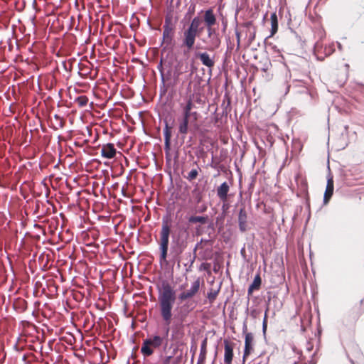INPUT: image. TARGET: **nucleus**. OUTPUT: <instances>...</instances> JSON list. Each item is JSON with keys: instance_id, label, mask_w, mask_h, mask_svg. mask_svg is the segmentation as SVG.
I'll use <instances>...</instances> for the list:
<instances>
[{"instance_id": "37", "label": "nucleus", "mask_w": 364, "mask_h": 364, "mask_svg": "<svg viewBox=\"0 0 364 364\" xmlns=\"http://www.w3.org/2000/svg\"><path fill=\"white\" fill-rule=\"evenodd\" d=\"M68 143L70 145L73 144L75 147H83L84 145H85L87 143H88L90 141L88 139L77 141V140H73V138H68Z\"/></svg>"}, {"instance_id": "17", "label": "nucleus", "mask_w": 364, "mask_h": 364, "mask_svg": "<svg viewBox=\"0 0 364 364\" xmlns=\"http://www.w3.org/2000/svg\"><path fill=\"white\" fill-rule=\"evenodd\" d=\"M291 75L290 70L289 69H287L282 80V87H280L281 92L283 93L284 95H287V93L289 92V89L291 87Z\"/></svg>"}, {"instance_id": "1", "label": "nucleus", "mask_w": 364, "mask_h": 364, "mask_svg": "<svg viewBox=\"0 0 364 364\" xmlns=\"http://www.w3.org/2000/svg\"><path fill=\"white\" fill-rule=\"evenodd\" d=\"M158 299L161 316L168 326L172 317V309L176 301V291L167 281L162 282L159 290Z\"/></svg>"}, {"instance_id": "15", "label": "nucleus", "mask_w": 364, "mask_h": 364, "mask_svg": "<svg viewBox=\"0 0 364 364\" xmlns=\"http://www.w3.org/2000/svg\"><path fill=\"white\" fill-rule=\"evenodd\" d=\"M171 228L167 222L163 221L160 232V244H169Z\"/></svg>"}, {"instance_id": "7", "label": "nucleus", "mask_w": 364, "mask_h": 364, "mask_svg": "<svg viewBox=\"0 0 364 364\" xmlns=\"http://www.w3.org/2000/svg\"><path fill=\"white\" fill-rule=\"evenodd\" d=\"M174 40V28L170 17H166L163 26L162 41L161 45L165 43L167 46L173 44Z\"/></svg>"}, {"instance_id": "39", "label": "nucleus", "mask_w": 364, "mask_h": 364, "mask_svg": "<svg viewBox=\"0 0 364 364\" xmlns=\"http://www.w3.org/2000/svg\"><path fill=\"white\" fill-rule=\"evenodd\" d=\"M198 169L197 168H193L192 169L187 175V176H186V179L188 180L189 181H191L193 180H194L195 178H196V177L198 176Z\"/></svg>"}, {"instance_id": "29", "label": "nucleus", "mask_w": 364, "mask_h": 364, "mask_svg": "<svg viewBox=\"0 0 364 364\" xmlns=\"http://www.w3.org/2000/svg\"><path fill=\"white\" fill-rule=\"evenodd\" d=\"M271 20V36L274 35L278 31V18L275 12L270 16Z\"/></svg>"}, {"instance_id": "47", "label": "nucleus", "mask_w": 364, "mask_h": 364, "mask_svg": "<svg viewBox=\"0 0 364 364\" xmlns=\"http://www.w3.org/2000/svg\"><path fill=\"white\" fill-rule=\"evenodd\" d=\"M272 49L274 50V51L275 53H279V57H281V58H282V59H284L283 55H280V51H279V50L277 48V46H273V47H272Z\"/></svg>"}, {"instance_id": "42", "label": "nucleus", "mask_w": 364, "mask_h": 364, "mask_svg": "<svg viewBox=\"0 0 364 364\" xmlns=\"http://www.w3.org/2000/svg\"><path fill=\"white\" fill-rule=\"evenodd\" d=\"M333 45L329 46L328 47L327 46L325 47L324 51H325L326 55H329L333 52Z\"/></svg>"}, {"instance_id": "34", "label": "nucleus", "mask_w": 364, "mask_h": 364, "mask_svg": "<svg viewBox=\"0 0 364 364\" xmlns=\"http://www.w3.org/2000/svg\"><path fill=\"white\" fill-rule=\"evenodd\" d=\"M208 219V216H195V215H192V216L188 218V222L190 223H200L201 224H205V223H207Z\"/></svg>"}, {"instance_id": "18", "label": "nucleus", "mask_w": 364, "mask_h": 364, "mask_svg": "<svg viewBox=\"0 0 364 364\" xmlns=\"http://www.w3.org/2000/svg\"><path fill=\"white\" fill-rule=\"evenodd\" d=\"M333 180L332 177H330L327 180V184L326 191L323 196V203L327 204L328 201L330 200L333 193Z\"/></svg>"}, {"instance_id": "21", "label": "nucleus", "mask_w": 364, "mask_h": 364, "mask_svg": "<svg viewBox=\"0 0 364 364\" xmlns=\"http://www.w3.org/2000/svg\"><path fill=\"white\" fill-rule=\"evenodd\" d=\"M188 70V65H183V64H178L175 66L174 70H173V78L174 82L172 85H175V83L178 80L180 76L186 73Z\"/></svg>"}, {"instance_id": "57", "label": "nucleus", "mask_w": 364, "mask_h": 364, "mask_svg": "<svg viewBox=\"0 0 364 364\" xmlns=\"http://www.w3.org/2000/svg\"><path fill=\"white\" fill-rule=\"evenodd\" d=\"M196 364H203V363L202 362H199V359H198V361H197V363Z\"/></svg>"}, {"instance_id": "45", "label": "nucleus", "mask_w": 364, "mask_h": 364, "mask_svg": "<svg viewBox=\"0 0 364 364\" xmlns=\"http://www.w3.org/2000/svg\"><path fill=\"white\" fill-rule=\"evenodd\" d=\"M185 256L186 257V259L188 260L186 263L184 264V265L187 267L186 268V271H191V268L189 269V264H190V257H188L187 255H186V253L185 254Z\"/></svg>"}, {"instance_id": "6", "label": "nucleus", "mask_w": 364, "mask_h": 364, "mask_svg": "<svg viewBox=\"0 0 364 364\" xmlns=\"http://www.w3.org/2000/svg\"><path fill=\"white\" fill-rule=\"evenodd\" d=\"M207 31V37L208 38V46L206 50L208 51H214L219 48L221 44V38L220 33L214 26H205Z\"/></svg>"}, {"instance_id": "55", "label": "nucleus", "mask_w": 364, "mask_h": 364, "mask_svg": "<svg viewBox=\"0 0 364 364\" xmlns=\"http://www.w3.org/2000/svg\"><path fill=\"white\" fill-rule=\"evenodd\" d=\"M255 38V33L252 34V36H250V39L252 41Z\"/></svg>"}, {"instance_id": "60", "label": "nucleus", "mask_w": 364, "mask_h": 364, "mask_svg": "<svg viewBox=\"0 0 364 364\" xmlns=\"http://www.w3.org/2000/svg\"><path fill=\"white\" fill-rule=\"evenodd\" d=\"M63 66L65 67V68L66 69V63L65 62H63Z\"/></svg>"}, {"instance_id": "19", "label": "nucleus", "mask_w": 364, "mask_h": 364, "mask_svg": "<svg viewBox=\"0 0 364 364\" xmlns=\"http://www.w3.org/2000/svg\"><path fill=\"white\" fill-rule=\"evenodd\" d=\"M224 363L225 364H231L233 357V346L226 340L224 341Z\"/></svg>"}, {"instance_id": "10", "label": "nucleus", "mask_w": 364, "mask_h": 364, "mask_svg": "<svg viewBox=\"0 0 364 364\" xmlns=\"http://www.w3.org/2000/svg\"><path fill=\"white\" fill-rule=\"evenodd\" d=\"M348 144V138H328L327 144H331L332 149L335 151H340L345 149Z\"/></svg>"}, {"instance_id": "49", "label": "nucleus", "mask_w": 364, "mask_h": 364, "mask_svg": "<svg viewBox=\"0 0 364 364\" xmlns=\"http://www.w3.org/2000/svg\"><path fill=\"white\" fill-rule=\"evenodd\" d=\"M318 35L320 38L321 39L324 36V31L323 30H319Z\"/></svg>"}, {"instance_id": "4", "label": "nucleus", "mask_w": 364, "mask_h": 364, "mask_svg": "<svg viewBox=\"0 0 364 364\" xmlns=\"http://www.w3.org/2000/svg\"><path fill=\"white\" fill-rule=\"evenodd\" d=\"M231 100L229 95L225 93L223 96L220 108V112H218V108L213 112V122L217 127H220L227 122L228 114L231 111Z\"/></svg>"}, {"instance_id": "11", "label": "nucleus", "mask_w": 364, "mask_h": 364, "mask_svg": "<svg viewBox=\"0 0 364 364\" xmlns=\"http://www.w3.org/2000/svg\"><path fill=\"white\" fill-rule=\"evenodd\" d=\"M197 35L198 33L188 28L186 29L183 32V46H186L188 50L193 48Z\"/></svg>"}, {"instance_id": "61", "label": "nucleus", "mask_w": 364, "mask_h": 364, "mask_svg": "<svg viewBox=\"0 0 364 364\" xmlns=\"http://www.w3.org/2000/svg\"><path fill=\"white\" fill-rule=\"evenodd\" d=\"M243 329H247V326L245 324L243 326Z\"/></svg>"}, {"instance_id": "32", "label": "nucleus", "mask_w": 364, "mask_h": 364, "mask_svg": "<svg viewBox=\"0 0 364 364\" xmlns=\"http://www.w3.org/2000/svg\"><path fill=\"white\" fill-rule=\"evenodd\" d=\"M200 23H201L200 18L198 16H196L192 19L191 24L188 27V29L198 33V28H199Z\"/></svg>"}, {"instance_id": "36", "label": "nucleus", "mask_w": 364, "mask_h": 364, "mask_svg": "<svg viewBox=\"0 0 364 364\" xmlns=\"http://www.w3.org/2000/svg\"><path fill=\"white\" fill-rule=\"evenodd\" d=\"M219 291H220V287L216 290L210 289L208 292L207 298L210 304H213L215 301Z\"/></svg>"}, {"instance_id": "33", "label": "nucleus", "mask_w": 364, "mask_h": 364, "mask_svg": "<svg viewBox=\"0 0 364 364\" xmlns=\"http://www.w3.org/2000/svg\"><path fill=\"white\" fill-rule=\"evenodd\" d=\"M206 346H207V338H205L201 343L200 351L198 357L199 362L204 363L206 358Z\"/></svg>"}, {"instance_id": "35", "label": "nucleus", "mask_w": 364, "mask_h": 364, "mask_svg": "<svg viewBox=\"0 0 364 364\" xmlns=\"http://www.w3.org/2000/svg\"><path fill=\"white\" fill-rule=\"evenodd\" d=\"M170 86H173L171 83H164V82H160L159 85V96L160 98H162L164 97L168 91V88Z\"/></svg>"}, {"instance_id": "62", "label": "nucleus", "mask_w": 364, "mask_h": 364, "mask_svg": "<svg viewBox=\"0 0 364 364\" xmlns=\"http://www.w3.org/2000/svg\"><path fill=\"white\" fill-rule=\"evenodd\" d=\"M28 146V144H27V143L26 142V144H25L24 147L26 148V147H27Z\"/></svg>"}, {"instance_id": "59", "label": "nucleus", "mask_w": 364, "mask_h": 364, "mask_svg": "<svg viewBox=\"0 0 364 364\" xmlns=\"http://www.w3.org/2000/svg\"><path fill=\"white\" fill-rule=\"evenodd\" d=\"M225 139H226V138H223V143H224V144L227 143V141L225 140Z\"/></svg>"}, {"instance_id": "20", "label": "nucleus", "mask_w": 364, "mask_h": 364, "mask_svg": "<svg viewBox=\"0 0 364 364\" xmlns=\"http://www.w3.org/2000/svg\"><path fill=\"white\" fill-rule=\"evenodd\" d=\"M210 242V240H205L203 238H201L200 242H197L195 245L193 250V254L191 252H186V255L190 257V264H189V269L192 268L193 264L196 260V252L198 248H200V245H202V243L208 244Z\"/></svg>"}, {"instance_id": "63", "label": "nucleus", "mask_w": 364, "mask_h": 364, "mask_svg": "<svg viewBox=\"0 0 364 364\" xmlns=\"http://www.w3.org/2000/svg\"><path fill=\"white\" fill-rule=\"evenodd\" d=\"M92 102H90L89 107L91 108Z\"/></svg>"}, {"instance_id": "12", "label": "nucleus", "mask_w": 364, "mask_h": 364, "mask_svg": "<svg viewBox=\"0 0 364 364\" xmlns=\"http://www.w3.org/2000/svg\"><path fill=\"white\" fill-rule=\"evenodd\" d=\"M196 58H198L201 63L208 68H212L215 65L214 56L210 57L206 52H196Z\"/></svg>"}, {"instance_id": "41", "label": "nucleus", "mask_w": 364, "mask_h": 364, "mask_svg": "<svg viewBox=\"0 0 364 364\" xmlns=\"http://www.w3.org/2000/svg\"><path fill=\"white\" fill-rule=\"evenodd\" d=\"M157 69H158V70H159V72L160 73V75H161V73L165 72V69H164V65H163V60H162V59H161L159 63L158 64Z\"/></svg>"}, {"instance_id": "24", "label": "nucleus", "mask_w": 364, "mask_h": 364, "mask_svg": "<svg viewBox=\"0 0 364 364\" xmlns=\"http://www.w3.org/2000/svg\"><path fill=\"white\" fill-rule=\"evenodd\" d=\"M193 75V71L190 72L188 75H186L185 76V79L186 80H189V82L188 84V86L186 87V91L188 93H191V86H192V84H193V87L195 88L196 86V84H200V82L201 80V78L200 77H199L198 75H196L195 77V81L196 82H193L191 80V77Z\"/></svg>"}, {"instance_id": "3", "label": "nucleus", "mask_w": 364, "mask_h": 364, "mask_svg": "<svg viewBox=\"0 0 364 364\" xmlns=\"http://www.w3.org/2000/svg\"><path fill=\"white\" fill-rule=\"evenodd\" d=\"M189 232L187 228L178 227L172 235V250L176 255H181L187 247Z\"/></svg>"}, {"instance_id": "26", "label": "nucleus", "mask_w": 364, "mask_h": 364, "mask_svg": "<svg viewBox=\"0 0 364 364\" xmlns=\"http://www.w3.org/2000/svg\"><path fill=\"white\" fill-rule=\"evenodd\" d=\"M253 341V336L251 333H247L245 335V352L244 357L250 353L252 349V343Z\"/></svg>"}, {"instance_id": "40", "label": "nucleus", "mask_w": 364, "mask_h": 364, "mask_svg": "<svg viewBox=\"0 0 364 364\" xmlns=\"http://www.w3.org/2000/svg\"><path fill=\"white\" fill-rule=\"evenodd\" d=\"M291 143L293 144V146L296 149V147H298V149L300 150L301 149V145L299 141V138H292Z\"/></svg>"}, {"instance_id": "51", "label": "nucleus", "mask_w": 364, "mask_h": 364, "mask_svg": "<svg viewBox=\"0 0 364 364\" xmlns=\"http://www.w3.org/2000/svg\"><path fill=\"white\" fill-rule=\"evenodd\" d=\"M318 47H319V43L316 42L314 46V50H317Z\"/></svg>"}, {"instance_id": "22", "label": "nucleus", "mask_w": 364, "mask_h": 364, "mask_svg": "<svg viewBox=\"0 0 364 364\" xmlns=\"http://www.w3.org/2000/svg\"><path fill=\"white\" fill-rule=\"evenodd\" d=\"M230 187L227 182H223L217 189V195L222 201H225L228 198V193Z\"/></svg>"}, {"instance_id": "54", "label": "nucleus", "mask_w": 364, "mask_h": 364, "mask_svg": "<svg viewBox=\"0 0 364 364\" xmlns=\"http://www.w3.org/2000/svg\"><path fill=\"white\" fill-rule=\"evenodd\" d=\"M213 156L212 157V162H211L210 166H211V167H213V168H215V166H214V165L213 164Z\"/></svg>"}, {"instance_id": "25", "label": "nucleus", "mask_w": 364, "mask_h": 364, "mask_svg": "<svg viewBox=\"0 0 364 364\" xmlns=\"http://www.w3.org/2000/svg\"><path fill=\"white\" fill-rule=\"evenodd\" d=\"M165 139V154L167 160H171V152L173 151V141L175 138H164Z\"/></svg>"}, {"instance_id": "38", "label": "nucleus", "mask_w": 364, "mask_h": 364, "mask_svg": "<svg viewBox=\"0 0 364 364\" xmlns=\"http://www.w3.org/2000/svg\"><path fill=\"white\" fill-rule=\"evenodd\" d=\"M183 138H175L173 141V152L177 153L178 149L183 144Z\"/></svg>"}, {"instance_id": "30", "label": "nucleus", "mask_w": 364, "mask_h": 364, "mask_svg": "<svg viewBox=\"0 0 364 364\" xmlns=\"http://www.w3.org/2000/svg\"><path fill=\"white\" fill-rule=\"evenodd\" d=\"M168 244H159L160 250V263L162 264L166 262L167 252H168Z\"/></svg>"}, {"instance_id": "50", "label": "nucleus", "mask_w": 364, "mask_h": 364, "mask_svg": "<svg viewBox=\"0 0 364 364\" xmlns=\"http://www.w3.org/2000/svg\"><path fill=\"white\" fill-rule=\"evenodd\" d=\"M304 94H305V95H306L307 97H311V94L308 92V90H307L306 89H305V90H304Z\"/></svg>"}, {"instance_id": "13", "label": "nucleus", "mask_w": 364, "mask_h": 364, "mask_svg": "<svg viewBox=\"0 0 364 364\" xmlns=\"http://www.w3.org/2000/svg\"><path fill=\"white\" fill-rule=\"evenodd\" d=\"M238 226L241 232H244L247 230V214L245 208H241L238 214Z\"/></svg>"}, {"instance_id": "31", "label": "nucleus", "mask_w": 364, "mask_h": 364, "mask_svg": "<svg viewBox=\"0 0 364 364\" xmlns=\"http://www.w3.org/2000/svg\"><path fill=\"white\" fill-rule=\"evenodd\" d=\"M171 77H173V69L169 66L168 68L160 75L161 82L169 83L168 81L171 80Z\"/></svg>"}, {"instance_id": "44", "label": "nucleus", "mask_w": 364, "mask_h": 364, "mask_svg": "<svg viewBox=\"0 0 364 364\" xmlns=\"http://www.w3.org/2000/svg\"><path fill=\"white\" fill-rule=\"evenodd\" d=\"M267 316H264L263 323H262V330L263 332L265 333L267 329Z\"/></svg>"}, {"instance_id": "56", "label": "nucleus", "mask_w": 364, "mask_h": 364, "mask_svg": "<svg viewBox=\"0 0 364 364\" xmlns=\"http://www.w3.org/2000/svg\"><path fill=\"white\" fill-rule=\"evenodd\" d=\"M252 139H253V141H254L255 144H257V141H256V139H257V138L252 137Z\"/></svg>"}, {"instance_id": "2", "label": "nucleus", "mask_w": 364, "mask_h": 364, "mask_svg": "<svg viewBox=\"0 0 364 364\" xmlns=\"http://www.w3.org/2000/svg\"><path fill=\"white\" fill-rule=\"evenodd\" d=\"M200 287V279L198 277L191 284L190 288L185 291H182L178 295V300L186 301L182 306V310L186 314L192 311L196 306L197 303L191 300L195 295L199 291Z\"/></svg>"}, {"instance_id": "5", "label": "nucleus", "mask_w": 364, "mask_h": 364, "mask_svg": "<svg viewBox=\"0 0 364 364\" xmlns=\"http://www.w3.org/2000/svg\"><path fill=\"white\" fill-rule=\"evenodd\" d=\"M164 338L154 335L150 338H147L143 341L141 348V353L145 357H149L154 353L153 348H159L161 346Z\"/></svg>"}, {"instance_id": "9", "label": "nucleus", "mask_w": 364, "mask_h": 364, "mask_svg": "<svg viewBox=\"0 0 364 364\" xmlns=\"http://www.w3.org/2000/svg\"><path fill=\"white\" fill-rule=\"evenodd\" d=\"M190 117L184 116L183 114L178 115L176 117V122H177V136L179 134L185 135L188 134V121Z\"/></svg>"}, {"instance_id": "53", "label": "nucleus", "mask_w": 364, "mask_h": 364, "mask_svg": "<svg viewBox=\"0 0 364 364\" xmlns=\"http://www.w3.org/2000/svg\"><path fill=\"white\" fill-rule=\"evenodd\" d=\"M168 332H169V328L167 327L166 329V336H168Z\"/></svg>"}, {"instance_id": "64", "label": "nucleus", "mask_w": 364, "mask_h": 364, "mask_svg": "<svg viewBox=\"0 0 364 364\" xmlns=\"http://www.w3.org/2000/svg\"><path fill=\"white\" fill-rule=\"evenodd\" d=\"M281 139H282V141H283L284 142H285V141H284V137H282Z\"/></svg>"}, {"instance_id": "43", "label": "nucleus", "mask_w": 364, "mask_h": 364, "mask_svg": "<svg viewBox=\"0 0 364 364\" xmlns=\"http://www.w3.org/2000/svg\"><path fill=\"white\" fill-rule=\"evenodd\" d=\"M235 36H236V38H237V48H239L240 46V33L237 29L235 30Z\"/></svg>"}, {"instance_id": "27", "label": "nucleus", "mask_w": 364, "mask_h": 364, "mask_svg": "<svg viewBox=\"0 0 364 364\" xmlns=\"http://www.w3.org/2000/svg\"><path fill=\"white\" fill-rule=\"evenodd\" d=\"M194 107V104L193 102V97H190L188 100L186 101V105L182 107V114L184 116L190 117L191 111Z\"/></svg>"}, {"instance_id": "58", "label": "nucleus", "mask_w": 364, "mask_h": 364, "mask_svg": "<svg viewBox=\"0 0 364 364\" xmlns=\"http://www.w3.org/2000/svg\"><path fill=\"white\" fill-rule=\"evenodd\" d=\"M206 210V207L202 208L201 212H203Z\"/></svg>"}, {"instance_id": "48", "label": "nucleus", "mask_w": 364, "mask_h": 364, "mask_svg": "<svg viewBox=\"0 0 364 364\" xmlns=\"http://www.w3.org/2000/svg\"><path fill=\"white\" fill-rule=\"evenodd\" d=\"M171 358V356H168L164 360L163 364H168L170 359Z\"/></svg>"}, {"instance_id": "14", "label": "nucleus", "mask_w": 364, "mask_h": 364, "mask_svg": "<svg viewBox=\"0 0 364 364\" xmlns=\"http://www.w3.org/2000/svg\"><path fill=\"white\" fill-rule=\"evenodd\" d=\"M116 149L113 144H104L101 149V155L105 159H112L115 156Z\"/></svg>"}, {"instance_id": "23", "label": "nucleus", "mask_w": 364, "mask_h": 364, "mask_svg": "<svg viewBox=\"0 0 364 364\" xmlns=\"http://www.w3.org/2000/svg\"><path fill=\"white\" fill-rule=\"evenodd\" d=\"M262 283L259 274L255 275L252 283L249 286L247 289L248 294H252L255 290L259 289Z\"/></svg>"}, {"instance_id": "28", "label": "nucleus", "mask_w": 364, "mask_h": 364, "mask_svg": "<svg viewBox=\"0 0 364 364\" xmlns=\"http://www.w3.org/2000/svg\"><path fill=\"white\" fill-rule=\"evenodd\" d=\"M89 99L86 95H80L74 100V103L77 105L79 108H85L87 107Z\"/></svg>"}, {"instance_id": "46", "label": "nucleus", "mask_w": 364, "mask_h": 364, "mask_svg": "<svg viewBox=\"0 0 364 364\" xmlns=\"http://www.w3.org/2000/svg\"><path fill=\"white\" fill-rule=\"evenodd\" d=\"M198 112L194 111V112H192V110L191 111V114H190V118L191 117H193L195 120L197 119V117H198Z\"/></svg>"}, {"instance_id": "52", "label": "nucleus", "mask_w": 364, "mask_h": 364, "mask_svg": "<svg viewBox=\"0 0 364 364\" xmlns=\"http://www.w3.org/2000/svg\"><path fill=\"white\" fill-rule=\"evenodd\" d=\"M337 44H338V47L339 50H342L341 44L338 42H337Z\"/></svg>"}, {"instance_id": "16", "label": "nucleus", "mask_w": 364, "mask_h": 364, "mask_svg": "<svg viewBox=\"0 0 364 364\" xmlns=\"http://www.w3.org/2000/svg\"><path fill=\"white\" fill-rule=\"evenodd\" d=\"M203 21L205 26H214L217 22V18L213 9L210 8L205 11Z\"/></svg>"}, {"instance_id": "8", "label": "nucleus", "mask_w": 364, "mask_h": 364, "mask_svg": "<svg viewBox=\"0 0 364 364\" xmlns=\"http://www.w3.org/2000/svg\"><path fill=\"white\" fill-rule=\"evenodd\" d=\"M164 136H171L172 134H176L177 122L176 117L173 114H166L164 118Z\"/></svg>"}]
</instances>
